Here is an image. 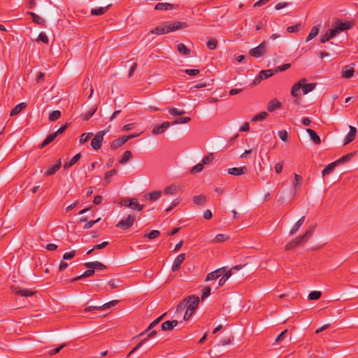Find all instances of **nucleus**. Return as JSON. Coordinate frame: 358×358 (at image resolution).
<instances>
[{
    "label": "nucleus",
    "instance_id": "f257e3e1",
    "mask_svg": "<svg viewBox=\"0 0 358 358\" xmlns=\"http://www.w3.org/2000/svg\"><path fill=\"white\" fill-rule=\"evenodd\" d=\"M187 27V24L184 22L180 21H173V22H166L163 23L159 26H157L154 29L150 31L151 34H164L170 32L176 31L179 29H182L186 28Z\"/></svg>",
    "mask_w": 358,
    "mask_h": 358
},
{
    "label": "nucleus",
    "instance_id": "f03ea898",
    "mask_svg": "<svg viewBox=\"0 0 358 358\" xmlns=\"http://www.w3.org/2000/svg\"><path fill=\"white\" fill-rule=\"evenodd\" d=\"M187 302V310H185L183 320L187 321L194 314L198 308L199 298L196 295H190L185 298Z\"/></svg>",
    "mask_w": 358,
    "mask_h": 358
},
{
    "label": "nucleus",
    "instance_id": "7ed1b4c3",
    "mask_svg": "<svg viewBox=\"0 0 358 358\" xmlns=\"http://www.w3.org/2000/svg\"><path fill=\"white\" fill-rule=\"evenodd\" d=\"M136 221V216L134 213L128 215L126 218L121 220L117 224V228L126 230L131 227Z\"/></svg>",
    "mask_w": 358,
    "mask_h": 358
},
{
    "label": "nucleus",
    "instance_id": "20e7f679",
    "mask_svg": "<svg viewBox=\"0 0 358 358\" xmlns=\"http://www.w3.org/2000/svg\"><path fill=\"white\" fill-rule=\"evenodd\" d=\"M266 41H263L256 48H252L249 53L255 58L261 57L266 52Z\"/></svg>",
    "mask_w": 358,
    "mask_h": 358
},
{
    "label": "nucleus",
    "instance_id": "39448f33",
    "mask_svg": "<svg viewBox=\"0 0 358 358\" xmlns=\"http://www.w3.org/2000/svg\"><path fill=\"white\" fill-rule=\"evenodd\" d=\"M106 135V131H98L94 137L91 141V146L95 150H98L101 148L102 142L103 141V136Z\"/></svg>",
    "mask_w": 358,
    "mask_h": 358
},
{
    "label": "nucleus",
    "instance_id": "423d86ee",
    "mask_svg": "<svg viewBox=\"0 0 358 358\" xmlns=\"http://www.w3.org/2000/svg\"><path fill=\"white\" fill-rule=\"evenodd\" d=\"M353 26V22L350 21H346L343 22L342 21L337 20L335 22V26L334 30L336 31V34L339 33L340 31H345L347 29H350Z\"/></svg>",
    "mask_w": 358,
    "mask_h": 358
},
{
    "label": "nucleus",
    "instance_id": "0eeeda50",
    "mask_svg": "<svg viewBox=\"0 0 358 358\" xmlns=\"http://www.w3.org/2000/svg\"><path fill=\"white\" fill-rule=\"evenodd\" d=\"M274 74V71L272 69L262 70L259 72V75L255 77L254 84L260 83L261 80L267 79L271 77Z\"/></svg>",
    "mask_w": 358,
    "mask_h": 358
},
{
    "label": "nucleus",
    "instance_id": "6e6552de",
    "mask_svg": "<svg viewBox=\"0 0 358 358\" xmlns=\"http://www.w3.org/2000/svg\"><path fill=\"white\" fill-rule=\"evenodd\" d=\"M11 290L15 294L24 297L31 296L36 292V291H32L29 289H24L14 286L11 287Z\"/></svg>",
    "mask_w": 358,
    "mask_h": 358
},
{
    "label": "nucleus",
    "instance_id": "1a4fd4ad",
    "mask_svg": "<svg viewBox=\"0 0 358 358\" xmlns=\"http://www.w3.org/2000/svg\"><path fill=\"white\" fill-rule=\"evenodd\" d=\"M307 82L306 78H302L299 82L294 84L291 89V94L295 98H298L301 95L300 90L301 89L302 83Z\"/></svg>",
    "mask_w": 358,
    "mask_h": 358
},
{
    "label": "nucleus",
    "instance_id": "9d476101",
    "mask_svg": "<svg viewBox=\"0 0 358 358\" xmlns=\"http://www.w3.org/2000/svg\"><path fill=\"white\" fill-rule=\"evenodd\" d=\"M171 125V124L169 122H164L162 124L154 127L152 133L154 135L163 134Z\"/></svg>",
    "mask_w": 358,
    "mask_h": 358
},
{
    "label": "nucleus",
    "instance_id": "9b49d317",
    "mask_svg": "<svg viewBox=\"0 0 358 358\" xmlns=\"http://www.w3.org/2000/svg\"><path fill=\"white\" fill-rule=\"evenodd\" d=\"M157 334V331H155V330H153L151 332H150L148 334V336L147 338L143 339L140 343H138L127 355V357H129V356H131V354H133L134 352H136L138 348H140L143 344H145L147 341L150 338H152L154 337L155 336H156Z\"/></svg>",
    "mask_w": 358,
    "mask_h": 358
},
{
    "label": "nucleus",
    "instance_id": "f8f14e48",
    "mask_svg": "<svg viewBox=\"0 0 358 358\" xmlns=\"http://www.w3.org/2000/svg\"><path fill=\"white\" fill-rule=\"evenodd\" d=\"M224 271H225V267L218 268V269L208 273L206 278V280L209 281V280H215V279L218 278L219 277L222 276Z\"/></svg>",
    "mask_w": 358,
    "mask_h": 358
},
{
    "label": "nucleus",
    "instance_id": "ddd939ff",
    "mask_svg": "<svg viewBox=\"0 0 358 358\" xmlns=\"http://www.w3.org/2000/svg\"><path fill=\"white\" fill-rule=\"evenodd\" d=\"M178 8V5L170 3H158L155 6V9L157 10H170Z\"/></svg>",
    "mask_w": 358,
    "mask_h": 358
},
{
    "label": "nucleus",
    "instance_id": "4468645a",
    "mask_svg": "<svg viewBox=\"0 0 358 358\" xmlns=\"http://www.w3.org/2000/svg\"><path fill=\"white\" fill-rule=\"evenodd\" d=\"M247 172H248V168L245 166L239 167V168L234 167V168L229 169L227 170V173L229 174L233 175V176H236L244 175Z\"/></svg>",
    "mask_w": 358,
    "mask_h": 358
},
{
    "label": "nucleus",
    "instance_id": "2eb2a0df",
    "mask_svg": "<svg viewBox=\"0 0 358 358\" xmlns=\"http://www.w3.org/2000/svg\"><path fill=\"white\" fill-rule=\"evenodd\" d=\"M185 253L180 254L176 257L175 261L173 262V264L172 265V271L173 272L178 271L181 266V264L185 261Z\"/></svg>",
    "mask_w": 358,
    "mask_h": 358
},
{
    "label": "nucleus",
    "instance_id": "dca6fc26",
    "mask_svg": "<svg viewBox=\"0 0 358 358\" xmlns=\"http://www.w3.org/2000/svg\"><path fill=\"white\" fill-rule=\"evenodd\" d=\"M62 166V160L59 159L57 163L51 166L45 172V176H50L55 174Z\"/></svg>",
    "mask_w": 358,
    "mask_h": 358
},
{
    "label": "nucleus",
    "instance_id": "f3484780",
    "mask_svg": "<svg viewBox=\"0 0 358 358\" xmlns=\"http://www.w3.org/2000/svg\"><path fill=\"white\" fill-rule=\"evenodd\" d=\"M302 243H303V241L300 238V236H299L296 238L293 239L287 243V245H285V250H292Z\"/></svg>",
    "mask_w": 358,
    "mask_h": 358
},
{
    "label": "nucleus",
    "instance_id": "a211bd4d",
    "mask_svg": "<svg viewBox=\"0 0 358 358\" xmlns=\"http://www.w3.org/2000/svg\"><path fill=\"white\" fill-rule=\"evenodd\" d=\"M356 134L357 129L355 127L350 126V131L345 138L344 145H345L351 143L355 138Z\"/></svg>",
    "mask_w": 358,
    "mask_h": 358
},
{
    "label": "nucleus",
    "instance_id": "6ab92c4d",
    "mask_svg": "<svg viewBox=\"0 0 358 358\" xmlns=\"http://www.w3.org/2000/svg\"><path fill=\"white\" fill-rule=\"evenodd\" d=\"M178 324V320L166 321L162 324L161 328L162 331H171Z\"/></svg>",
    "mask_w": 358,
    "mask_h": 358
},
{
    "label": "nucleus",
    "instance_id": "aec40b11",
    "mask_svg": "<svg viewBox=\"0 0 358 358\" xmlns=\"http://www.w3.org/2000/svg\"><path fill=\"white\" fill-rule=\"evenodd\" d=\"M281 106H282L281 102L275 98L268 102V106H267V110L269 112H273L275 109L280 108Z\"/></svg>",
    "mask_w": 358,
    "mask_h": 358
},
{
    "label": "nucleus",
    "instance_id": "412c9836",
    "mask_svg": "<svg viewBox=\"0 0 358 358\" xmlns=\"http://www.w3.org/2000/svg\"><path fill=\"white\" fill-rule=\"evenodd\" d=\"M84 265L89 268L103 270L106 269L107 266L99 262H86Z\"/></svg>",
    "mask_w": 358,
    "mask_h": 358
},
{
    "label": "nucleus",
    "instance_id": "4be33fe9",
    "mask_svg": "<svg viewBox=\"0 0 358 358\" xmlns=\"http://www.w3.org/2000/svg\"><path fill=\"white\" fill-rule=\"evenodd\" d=\"M357 154V151H354L352 152H350L345 155H343L338 159L336 160L335 162L337 163V165L350 162L354 156Z\"/></svg>",
    "mask_w": 358,
    "mask_h": 358
},
{
    "label": "nucleus",
    "instance_id": "5701e85b",
    "mask_svg": "<svg viewBox=\"0 0 358 358\" xmlns=\"http://www.w3.org/2000/svg\"><path fill=\"white\" fill-rule=\"evenodd\" d=\"M306 82H303L301 86V90L303 94H306L314 90L317 85V84L315 83H311L308 84H306Z\"/></svg>",
    "mask_w": 358,
    "mask_h": 358
},
{
    "label": "nucleus",
    "instance_id": "b1692460",
    "mask_svg": "<svg viewBox=\"0 0 358 358\" xmlns=\"http://www.w3.org/2000/svg\"><path fill=\"white\" fill-rule=\"evenodd\" d=\"M336 35V31L333 29H328L324 35H323L320 38V43H324L328 41L329 39L334 38Z\"/></svg>",
    "mask_w": 358,
    "mask_h": 358
},
{
    "label": "nucleus",
    "instance_id": "393cba45",
    "mask_svg": "<svg viewBox=\"0 0 358 358\" xmlns=\"http://www.w3.org/2000/svg\"><path fill=\"white\" fill-rule=\"evenodd\" d=\"M306 131H307V133H308V134L310 137V139L313 141V142L315 144L319 145L321 143V140H320V136L317 135V134L314 130H313L311 129H306Z\"/></svg>",
    "mask_w": 358,
    "mask_h": 358
},
{
    "label": "nucleus",
    "instance_id": "a878e982",
    "mask_svg": "<svg viewBox=\"0 0 358 358\" xmlns=\"http://www.w3.org/2000/svg\"><path fill=\"white\" fill-rule=\"evenodd\" d=\"M111 6L112 4H108L105 7L92 8L90 13L92 15H101L105 13Z\"/></svg>",
    "mask_w": 358,
    "mask_h": 358
},
{
    "label": "nucleus",
    "instance_id": "bb28decb",
    "mask_svg": "<svg viewBox=\"0 0 358 358\" xmlns=\"http://www.w3.org/2000/svg\"><path fill=\"white\" fill-rule=\"evenodd\" d=\"M355 69L353 67L346 66L342 70V77L345 78H352L354 75Z\"/></svg>",
    "mask_w": 358,
    "mask_h": 358
},
{
    "label": "nucleus",
    "instance_id": "cd10ccee",
    "mask_svg": "<svg viewBox=\"0 0 358 358\" xmlns=\"http://www.w3.org/2000/svg\"><path fill=\"white\" fill-rule=\"evenodd\" d=\"M27 107V103L24 102H22L17 106H15L10 111V115L15 116L20 113L23 109Z\"/></svg>",
    "mask_w": 358,
    "mask_h": 358
},
{
    "label": "nucleus",
    "instance_id": "c85d7f7f",
    "mask_svg": "<svg viewBox=\"0 0 358 358\" xmlns=\"http://www.w3.org/2000/svg\"><path fill=\"white\" fill-rule=\"evenodd\" d=\"M28 14L31 17L32 21L39 25L44 26L45 20L33 12H29Z\"/></svg>",
    "mask_w": 358,
    "mask_h": 358
},
{
    "label": "nucleus",
    "instance_id": "c756f323",
    "mask_svg": "<svg viewBox=\"0 0 358 358\" xmlns=\"http://www.w3.org/2000/svg\"><path fill=\"white\" fill-rule=\"evenodd\" d=\"M94 273V270L93 268H90L89 270L85 271L81 275L71 278V279L69 280V281L70 282L77 281L83 278L90 277V276L93 275Z\"/></svg>",
    "mask_w": 358,
    "mask_h": 358
},
{
    "label": "nucleus",
    "instance_id": "7c9ffc66",
    "mask_svg": "<svg viewBox=\"0 0 358 358\" xmlns=\"http://www.w3.org/2000/svg\"><path fill=\"white\" fill-rule=\"evenodd\" d=\"M81 157V153L76 154L74 157H73L69 162H66L64 164V169H69L73 165H74Z\"/></svg>",
    "mask_w": 358,
    "mask_h": 358
},
{
    "label": "nucleus",
    "instance_id": "2f4dec72",
    "mask_svg": "<svg viewBox=\"0 0 358 358\" xmlns=\"http://www.w3.org/2000/svg\"><path fill=\"white\" fill-rule=\"evenodd\" d=\"M193 202L196 205H201L203 206L206 204L207 201L206 196L203 194H199L197 196H194L192 199Z\"/></svg>",
    "mask_w": 358,
    "mask_h": 358
},
{
    "label": "nucleus",
    "instance_id": "473e14b6",
    "mask_svg": "<svg viewBox=\"0 0 358 358\" xmlns=\"http://www.w3.org/2000/svg\"><path fill=\"white\" fill-rule=\"evenodd\" d=\"M57 135L55 132L49 134L47 136V137L44 139V141L42 142V143L40 145V148H43L48 144H50L51 142H52L56 138Z\"/></svg>",
    "mask_w": 358,
    "mask_h": 358
},
{
    "label": "nucleus",
    "instance_id": "72a5a7b5",
    "mask_svg": "<svg viewBox=\"0 0 358 358\" xmlns=\"http://www.w3.org/2000/svg\"><path fill=\"white\" fill-rule=\"evenodd\" d=\"M315 226H310L306 230V233L301 236L300 238L302 239L303 243H306L310 237H311L314 233Z\"/></svg>",
    "mask_w": 358,
    "mask_h": 358
},
{
    "label": "nucleus",
    "instance_id": "f704fd0d",
    "mask_svg": "<svg viewBox=\"0 0 358 358\" xmlns=\"http://www.w3.org/2000/svg\"><path fill=\"white\" fill-rule=\"evenodd\" d=\"M132 200H133V198L123 197L119 200L118 204L120 206H124V207L129 208L134 203V201H132Z\"/></svg>",
    "mask_w": 358,
    "mask_h": 358
},
{
    "label": "nucleus",
    "instance_id": "c9c22d12",
    "mask_svg": "<svg viewBox=\"0 0 358 358\" xmlns=\"http://www.w3.org/2000/svg\"><path fill=\"white\" fill-rule=\"evenodd\" d=\"M304 220H305V217L303 216L301 217L296 223L294 225V227H292V229H291L290 232H289V234L290 235H294L296 231H298V230L299 229V228L301 227V226L303 224L304 222Z\"/></svg>",
    "mask_w": 358,
    "mask_h": 358
},
{
    "label": "nucleus",
    "instance_id": "e433bc0d",
    "mask_svg": "<svg viewBox=\"0 0 358 358\" xmlns=\"http://www.w3.org/2000/svg\"><path fill=\"white\" fill-rule=\"evenodd\" d=\"M336 166L337 163L335 161L334 162L330 163L323 169L322 172V176H325L326 175L331 173L334 170Z\"/></svg>",
    "mask_w": 358,
    "mask_h": 358
},
{
    "label": "nucleus",
    "instance_id": "4c0bfd02",
    "mask_svg": "<svg viewBox=\"0 0 358 358\" xmlns=\"http://www.w3.org/2000/svg\"><path fill=\"white\" fill-rule=\"evenodd\" d=\"M132 157V153L129 150H126L124 152L122 158L120 159L119 163L121 164H125L127 162H129Z\"/></svg>",
    "mask_w": 358,
    "mask_h": 358
},
{
    "label": "nucleus",
    "instance_id": "58836bf2",
    "mask_svg": "<svg viewBox=\"0 0 358 358\" xmlns=\"http://www.w3.org/2000/svg\"><path fill=\"white\" fill-rule=\"evenodd\" d=\"M100 220H101V217H99L98 219H96L95 220H91L90 222H87V217H83V218L80 219V222H86V224L84 226V229H88L92 227V226L94 224H95L96 223L99 222Z\"/></svg>",
    "mask_w": 358,
    "mask_h": 358
},
{
    "label": "nucleus",
    "instance_id": "ea45409f",
    "mask_svg": "<svg viewBox=\"0 0 358 358\" xmlns=\"http://www.w3.org/2000/svg\"><path fill=\"white\" fill-rule=\"evenodd\" d=\"M319 30H320L319 25L314 26L311 29L308 36H307L306 41L308 42V41L312 40L313 38H314L316 36H317V34L319 33Z\"/></svg>",
    "mask_w": 358,
    "mask_h": 358
},
{
    "label": "nucleus",
    "instance_id": "a19ab883",
    "mask_svg": "<svg viewBox=\"0 0 358 358\" xmlns=\"http://www.w3.org/2000/svg\"><path fill=\"white\" fill-rule=\"evenodd\" d=\"M117 173V170L115 169H113L109 171H107L106 173H105V177H104V182L108 185L110 182L111 181V177L114 175H115L116 173Z\"/></svg>",
    "mask_w": 358,
    "mask_h": 358
},
{
    "label": "nucleus",
    "instance_id": "79ce46f5",
    "mask_svg": "<svg viewBox=\"0 0 358 358\" xmlns=\"http://www.w3.org/2000/svg\"><path fill=\"white\" fill-rule=\"evenodd\" d=\"M178 51L182 55H187L190 53V50L188 49L183 43H180L177 45Z\"/></svg>",
    "mask_w": 358,
    "mask_h": 358
},
{
    "label": "nucleus",
    "instance_id": "37998d69",
    "mask_svg": "<svg viewBox=\"0 0 358 358\" xmlns=\"http://www.w3.org/2000/svg\"><path fill=\"white\" fill-rule=\"evenodd\" d=\"M161 233L158 230H152L148 234H145L144 235L145 238H147L148 239L152 240L156 238H158L160 236Z\"/></svg>",
    "mask_w": 358,
    "mask_h": 358
},
{
    "label": "nucleus",
    "instance_id": "c03bdc74",
    "mask_svg": "<svg viewBox=\"0 0 358 358\" xmlns=\"http://www.w3.org/2000/svg\"><path fill=\"white\" fill-rule=\"evenodd\" d=\"M187 305L186 299L185 298L177 306L176 313H180L183 312L185 309L187 310Z\"/></svg>",
    "mask_w": 358,
    "mask_h": 358
},
{
    "label": "nucleus",
    "instance_id": "a18cd8bd",
    "mask_svg": "<svg viewBox=\"0 0 358 358\" xmlns=\"http://www.w3.org/2000/svg\"><path fill=\"white\" fill-rule=\"evenodd\" d=\"M191 118L188 117H180L175 120L172 123L171 125L174 124H185L189 122H190Z\"/></svg>",
    "mask_w": 358,
    "mask_h": 358
},
{
    "label": "nucleus",
    "instance_id": "49530a36",
    "mask_svg": "<svg viewBox=\"0 0 358 358\" xmlns=\"http://www.w3.org/2000/svg\"><path fill=\"white\" fill-rule=\"evenodd\" d=\"M93 136V133L89 132V133H83L80 137L79 142L80 144L85 143L92 136Z\"/></svg>",
    "mask_w": 358,
    "mask_h": 358
},
{
    "label": "nucleus",
    "instance_id": "de8ad7c7",
    "mask_svg": "<svg viewBox=\"0 0 358 358\" xmlns=\"http://www.w3.org/2000/svg\"><path fill=\"white\" fill-rule=\"evenodd\" d=\"M132 201H134V203L129 207L131 209L138 211H141L143 209V205L140 204L137 199L133 198Z\"/></svg>",
    "mask_w": 358,
    "mask_h": 358
},
{
    "label": "nucleus",
    "instance_id": "09e8293b",
    "mask_svg": "<svg viewBox=\"0 0 358 358\" xmlns=\"http://www.w3.org/2000/svg\"><path fill=\"white\" fill-rule=\"evenodd\" d=\"M242 267H243L242 265H237V266L232 267V268L230 270H227L225 268V271L224 272V274H223L224 278L227 280L232 275V271H231L232 269L239 270Z\"/></svg>",
    "mask_w": 358,
    "mask_h": 358
},
{
    "label": "nucleus",
    "instance_id": "8fccbe9b",
    "mask_svg": "<svg viewBox=\"0 0 358 358\" xmlns=\"http://www.w3.org/2000/svg\"><path fill=\"white\" fill-rule=\"evenodd\" d=\"M162 192L160 191L152 192L147 195V198L150 201H155L160 196Z\"/></svg>",
    "mask_w": 358,
    "mask_h": 358
},
{
    "label": "nucleus",
    "instance_id": "3c124183",
    "mask_svg": "<svg viewBox=\"0 0 358 358\" xmlns=\"http://www.w3.org/2000/svg\"><path fill=\"white\" fill-rule=\"evenodd\" d=\"M61 116V112L59 110H53L49 114V120L50 121H56Z\"/></svg>",
    "mask_w": 358,
    "mask_h": 358
},
{
    "label": "nucleus",
    "instance_id": "603ef678",
    "mask_svg": "<svg viewBox=\"0 0 358 358\" xmlns=\"http://www.w3.org/2000/svg\"><path fill=\"white\" fill-rule=\"evenodd\" d=\"M213 159H214L213 153H210L208 155L205 156L202 159L201 162L205 166V165H207V164H210L213 161Z\"/></svg>",
    "mask_w": 358,
    "mask_h": 358
},
{
    "label": "nucleus",
    "instance_id": "864d4df0",
    "mask_svg": "<svg viewBox=\"0 0 358 358\" xmlns=\"http://www.w3.org/2000/svg\"><path fill=\"white\" fill-rule=\"evenodd\" d=\"M168 110L171 115L173 116H178V115H182L185 113V110H178L176 108H169Z\"/></svg>",
    "mask_w": 358,
    "mask_h": 358
},
{
    "label": "nucleus",
    "instance_id": "5fc2aeb1",
    "mask_svg": "<svg viewBox=\"0 0 358 358\" xmlns=\"http://www.w3.org/2000/svg\"><path fill=\"white\" fill-rule=\"evenodd\" d=\"M301 29V24L297 23L295 25L288 27L287 28V31L289 33H294L298 32Z\"/></svg>",
    "mask_w": 358,
    "mask_h": 358
},
{
    "label": "nucleus",
    "instance_id": "6e6d98bb",
    "mask_svg": "<svg viewBox=\"0 0 358 358\" xmlns=\"http://www.w3.org/2000/svg\"><path fill=\"white\" fill-rule=\"evenodd\" d=\"M96 110H97V106L94 107L93 108H92L91 110H90L89 111H87L86 113H85L83 115V119L84 120H88L90 118H91L92 117V115L95 113Z\"/></svg>",
    "mask_w": 358,
    "mask_h": 358
},
{
    "label": "nucleus",
    "instance_id": "4d7b16f0",
    "mask_svg": "<svg viewBox=\"0 0 358 358\" xmlns=\"http://www.w3.org/2000/svg\"><path fill=\"white\" fill-rule=\"evenodd\" d=\"M139 135H140V134H129V135H127V136H122V137L120 138V139L122 145H124L129 140L136 138V137H138Z\"/></svg>",
    "mask_w": 358,
    "mask_h": 358
},
{
    "label": "nucleus",
    "instance_id": "13d9d810",
    "mask_svg": "<svg viewBox=\"0 0 358 358\" xmlns=\"http://www.w3.org/2000/svg\"><path fill=\"white\" fill-rule=\"evenodd\" d=\"M268 116V113L265 111H263V112H261L260 113L255 115L252 118V121H260V120H264V118H266V117Z\"/></svg>",
    "mask_w": 358,
    "mask_h": 358
},
{
    "label": "nucleus",
    "instance_id": "bf43d9fd",
    "mask_svg": "<svg viewBox=\"0 0 358 358\" xmlns=\"http://www.w3.org/2000/svg\"><path fill=\"white\" fill-rule=\"evenodd\" d=\"M206 45L208 49L215 50L217 46V41L215 38H210Z\"/></svg>",
    "mask_w": 358,
    "mask_h": 358
},
{
    "label": "nucleus",
    "instance_id": "052dcab7",
    "mask_svg": "<svg viewBox=\"0 0 358 358\" xmlns=\"http://www.w3.org/2000/svg\"><path fill=\"white\" fill-rule=\"evenodd\" d=\"M204 169V165L203 164V163H199L197 164L196 166H193L192 169H191V173H199V172H201Z\"/></svg>",
    "mask_w": 358,
    "mask_h": 358
},
{
    "label": "nucleus",
    "instance_id": "680f3d73",
    "mask_svg": "<svg viewBox=\"0 0 358 358\" xmlns=\"http://www.w3.org/2000/svg\"><path fill=\"white\" fill-rule=\"evenodd\" d=\"M302 180V178L297 173L294 174V187L295 189H298L301 186V182Z\"/></svg>",
    "mask_w": 358,
    "mask_h": 358
},
{
    "label": "nucleus",
    "instance_id": "e2e57ef3",
    "mask_svg": "<svg viewBox=\"0 0 358 358\" xmlns=\"http://www.w3.org/2000/svg\"><path fill=\"white\" fill-rule=\"evenodd\" d=\"M178 191V187L176 185H171L165 188L164 192L166 194H174Z\"/></svg>",
    "mask_w": 358,
    "mask_h": 358
},
{
    "label": "nucleus",
    "instance_id": "0e129e2a",
    "mask_svg": "<svg viewBox=\"0 0 358 358\" xmlns=\"http://www.w3.org/2000/svg\"><path fill=\"white\" fill-rule=\"evenodd\" d=\"M322 296V293L320 291H313L308 294V299L310 300H317Z\"/></svg>",
    "mask_w": 358,
    "mask_h": 358
},
{
    "label": "nucleus",
    "instance_id": "69168bd1",
    "mask_svg": "<svg viewBox=\"0 0 358 358\" xmlns=\"http://www.w3.org/2000/svg\"><path fill=\"white\" fill-rule=\"evenodd\" d=\"M122 145V143L120 139V138L115 139L112 141L110 143V149L113 150H115L117 149L118 148L121 147Z\"/></svg>",
    "mask_w": 358,
    "mask_h": 358
},
{
    "label": "nucleus",
    "instance_id": "338daca9",
    "mask_svg": "<svg viewBox=\"0 0 358 358\" xmlns=\"http://www.w3.org/2000/svg\"><path fill=\"white\" fill-rule=\"evenodd\" d=\"M229 238V236L226 234H218L215 238V242L217 243H222L227 241Z\"/></svg>",
    "mask_w": 358,
    "mask_h": 358
},
{
    "label": "nucleus",
    "instance_id": "774afa93",
    "mask_svg": "<svg viewBox=\"0 0 358 358\" xmlns=\"http://www.w3.org/2000/svg\"><path fill=\"white\" fill-rule=\"evenodd\" d=\"M37 41H41L45 44H48L49 42V39L47 35L44 32H41L36 39Z\"/></svg>",
    "mask_w": 358,
    "mask_h": 358
}]
</instances>
